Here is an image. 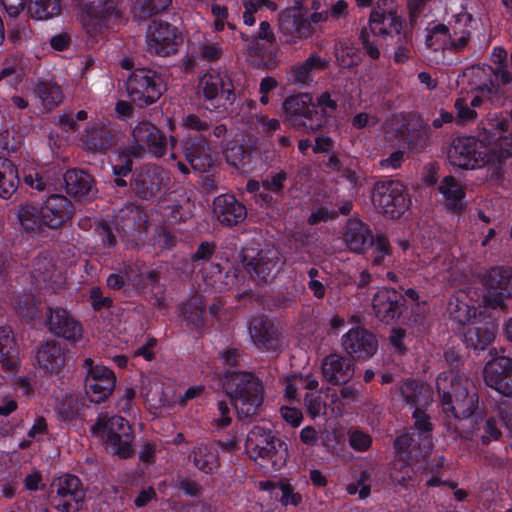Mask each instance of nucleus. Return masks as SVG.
<instances>
[{
    "label": "nucleus",
    "instance_id": "obj_1",
    "mask_svg": "<svg viewBox=\"0 0 512 512\" xmlns=\"http://www.w3.org/2000/svg\"><path fill=\"white\" fill-rule=\"evenodd\" d=\"M244 449L247 456L264 471H278L288 460L287 443L272 430L253 426L246 435Z\"/></svg>",
    "mask_w": 512,
    "mask_h": 512
},
{
    "label": "nucleus",
    "instance_id": "obj_2",
    "mask_svg": "<svg viewBox=\"0 0 512 512\" xmlns=\"http://www.w3.org/2000/svg\"><path fill=\"white\" fill-rule=\"evenodd\" d=\"M437 389L445 412L455 418L468 419L477 408L478 398L471 381L454 372L437 378Z\"/></svg>",
    "mask_w": 512,
    "mask_h": 512
},
{
    "label": "nucleus",
    "instance_id": "obj_3",
    "mask_svg": "<svg viewBox=\"0 0 512 512\" xmlns=\"http://www.w3.org/2000/svg\"><path fill=\"white\" fill-rule=\"evenodd\" d=\"M488 130L484 129V137L460 136L455 138L447 153L449 163L462 170L480 169L490 162L500 161L501 156H495V148L488 147Z\"/></svg>",
    "mask_w": 512,
    "mask_h": 512
},
{
    "label": "nucleus",
    "instance_id": "obj_4",
    "mask_svg": "<svg viewBox=\"0 0 512 512\" xmlns=\"http://www.w3.org/2000/svg\"><path fill=\"white\" fill-rule=\"evenodd\" d=\"M91 434L99 438L107 452L119 458L133 454L134 436L129 423L120 416L100 414L90 428Z\"/></svg>",
    "mask_w": 512,
    "mask_h": 512
},
{
    "label": "nucleus",
    "instance_id": "obj_5",
    "mask_svg": "<svg viewBox=\"0 0 512 512\" xmlns=\"http://www.w3.org/2000/svg\"><path fill=\"white\" fill-rule=\"evenodd\" d=\"M226 390L240 419L254 416L263 403L262 383L253 374H232L226 383Z\"/></svg>",
    "mask_w": 512,
    "mask_h": 512
},
{
    "label": "nucleus",
    "instance_id": "obj_6",
    "mask_svg": "<svg viewBox=\"0 0 512 512\" xmlns=\"http://www.w3.org/2000/svg\"><path fill=\"white\" fill-rule=\"evenodd\" d=\"M473 18L469 14H459L448 25L437 24L429 30L426 44L434 50L462 51L471 39Z\"/></svg>",
    "mask_w": 512,
    "mask_h": 512
},
{
    "label": "nucleus",
    "instance_id": "obj_7",
    "mask_svg": "<svg viewBox=\"0 0 512 512\" xmlns=\"http://www.w3.org/2000/svg\"><path fill=\"white\" fill-rule=\"evenodd\" d=\"M79 17L86 31L96 35L107 29L110 23L119 20L123 11L121 0H75Z\"/></svg>",
    "mask_w": 512,
    "mask_h": 512
},
{
    "label": "nucleus",
    "instance_id": "obj_8",
    "mask_svg": "<svg viewBox=\"0 0 512 512\" xmlns=\"http://www.w3.org/2000/svg\"><path fill=\"white\" fill-rule=\"evenodd\" d=\"M282 108L288 120L295 127L303 128L306 133H316L326 123V118L319 113L308 93L287 97Z\"/></svg>",
    "mask_w": 512,
    "mask_h": 512
},
{
    "label": "nucleus",
    "instance_id": "obj_9",
    "mask_svg": "<svg viewBox=\"0 0 512 512\" xmlns=\"http://www.w3.org/2000/svg\"><path fill=\"white\" fill-rule=\"evenodd\" d=\"M371 199L374 208L390 219L399 218L410 205L405 186L398 180L377 182Z\"/></svg>",
    "mask_w": 512,
    "mask_h": 512
},
{
    "label": "nucleus",
    "instance_id": "obj_10",
    "mask_svg": "<svg viewBox=\"0 0 512 512\" xmlns=\"http://www.w3.org/2000/svg\"><path fill=\"white\" fill-rule=\"evenodd\" d=\"M132 140L127 149L129 155L142 157L149 153L162 157L166 153L167 139L164 133L150 121H140L132 129Z\"/></svg>",
    "mask_w": 512,
    "mask_h": 512
},
{
    "label": "nucleus",
    "instance_id": "obj_11",
    "mask_svg": "<svg viewBox=\"0 0 512 512\" xmlns=\"http://www.w3.org/2000/svg\"><path fill=\"white\" fill-rule=\"evenodd\" d=\"M165 89L161 76L154 70L138 68L127 80V91L131 100L139 106L154 103Z\"/></svg>",
    "mask_w": 512,
    "mask_h": 512
},
{
    "label": "nucleus",
    "instance_id": "obj_12",
    "mask_svg": "<svg viewBox=\"0 0 512 512\" xmlns=\"http://www.w3.org/2000/svg\"><path fill=\"white\" fill-rule=\"evenodd\" d=\"M85 369V392L91 402L102 403L113 393L116 376L108 367L95 364L91 358L83 363Z\"/></svg>",
    "mask_w": 512,
    "mask_h": 512
},
{
    "label": "nucleus",
    "instance_id": "obj_13",
    "mask_svg": "<svg viewBox=\"0 0 512 512\" xmlns=\"http://www.w3.org/2000/svg\"><path fill=\"white\" fill-rule=\"evenodd\" d=\"M198 93L215 107L227 108L235 100L234 85L228 74L212 71L199 81Z\"/></svg>",
    "mask_w": 512,
    "mask_h": 512
},
{
    "label": "nucleus",
    "instance_id": "obj_14",
    "mask_svg": "<svg viewBox=\"0 0 512 512\" xmlns=\"http://www.w3.org/2000/svg\"><path fill=\"white\" fill-rule=\"evenodd\" d=\"M369 29L378 36L398 34L402 29L398 5L391 0L378 1L371 11Z\"/></svg>",
    "mask_w": 512,
    "mask_h": 512
},
{
    "label": "nucleus",
    "instance_id": "obj_15",
    "mask_svg": "<svg viewBox=\"0 0 512 512\" xmlns=\"http://www.w3.org/2000/svg\"><path fill=\"white\" fill-rule=\"evenodd\" d=\"M494 70L489 65H475L458 75L456 84L460 95L480 93L491 95L496 91L493 82Z\"/></svg>",
    "mask_w": 512,
    "mask_h": 512
},
{
    "label": "nucleus",
    "instance_id": "obj_16",
    "mask_svg": "<svg viewBox=\"0 0 512 512\" xmlns=\"http://www.w3.org/2000/svg\"><path fill=\"white\" fill-rule=\"evenodd\" d=\"M181 42V36L176 28L169 23L154 21L146 33V49L149 53L158 56H168L176 52Z\"/></svg>",
    "mask_w": 512,
    "mask_h": 512
},
{
    "label": "nucleus",
    "instance_id": "obj_17",
    "mask_svg": "<svg viewBox=\"0 0 512 512\" xmlns=\"http://www.w3.org/2000/svg\"><path fill=\"white\" fill-rule=\"evenodd\" d=\"M486 292L483 303L488 307L499 306L505 298L512 296V270L510 268L495 267L485 276Z\"/></svg>",
    "mask_w": 512,
    "mask_h": 512
},
{
    "label": "nucleus",
    "instance_id": "obj_18",
    "mask_svg": "<svg viewBox=\"0 0 512 512\" xmlns=\"http://www.w3.org/2000/svg\"><path fill=\"white\" fill-rule=\"evenodd\" d=\"M54 507L61 512H76L81 508L84 492L80 480L73 475H63L55 483Z\"/></svg>",
    "mask_w": 512,
    "mask_h": 512
},
{
    "label": "nucleus",
    "instance_id": "obj_19",
    "mask_svg": "<svg viewBox=\"0 0 512 512\" xmlns=\"http://www.w3.org/2000/svg\"><path fill=\"white\" fill-rule=\"evenodd\" d=\"M341 347L354 359H367L376 353L378 341L368 330L357 326L342 336Z\"/></svg>",
    "mask_w": 512,
    "mask_h": 512
},
{
    "label": "nucleus",
    "instance_id": "obj_20",
    "mask_svg": "<svg viewBox=\"0 0 512 512\" xmlns=\"http://www.w3.org/2000/svg\"><path fill=\"white\" fill-rule=\"evenodd\" d=\"M46 326L53 335L67 341L77 342L82 338L81 324L64 308L48 307Z\"/></svg>",
    "mask_w": 512,
    "mask_h": 512
},
{
    "label": "nucleus",
    "instance_id": "obj_21",
    "mask_svg": "<svg viewBox=\"0 0 512 512\" xmlns=\"http://www.w3.org/2000/svg\"><path fill=\"white\" fill-rule=\"evenodd\" d=\"M279 28L290 42L311 37L316 31L310 16L303 15L298 8H289L280 13Z\"/></svg>",
    "mask_w": 512,
    "mask_h": 512
},
{
    "label": "nucleus",
    "instance_id": "obj_22",
    "mask_svg": "<svg viewBox=\"0 0 512 512\" xmlns=\"http://www.w3.org/2000/svg\"><path fill=\"white\" fill-rule=\"evenodd\" d=\"M484 379L488 386L511 397L512 384H504V380H512V359L500 356L489 361L484 368Z\"/></svg>",
    "mask_w": 512,
    "mask_h": 512
},
{
    "label": "nucleus",
    "instance_id": "obj_23",
    "mask_svg": "<svg viewBox=\"0 0 512 512\" xmlns=\"http://www.w3.org/2000/svg\"><path fill=\"white\" fill-rule=\"evenodd\" d=\"M183 153L192 169L201 173L209 171L216 161L215 151L205 140L185 139Z\"/></svg>",
    "mask_w": 512,
    "mask_h": 512
},
{
    "label": "nucleus",
    "instance_id": "obj_24",
    "mask_svg": "<svg viewBox=\"0 0 512 512\" xmlns=\"http://www.w3.org/2000/svg\"><path fill=\"white\" fill-rule=\"evenodd\" d=\"M482 128L478 137L483 139L484 129L488 130V140L485 144L488 147H494L497 150L512 148V137H508L506 133L509 130V121L503 116L494 115L481 122Z\"/></svg>",
    "mask_w": 512,
    "mask_h": 512
},
{
    "label": "nucleus",
    "instance_id": "obj_25",
    "mask_svg": "<svg viewBox=\"0 0 512 512\" xmlns=\"http://www.w3.org/2000/svg\"><path fill=\"white\" fill-rule=\"evenodd\" d=\"M42 221L48 228H57L66 222L72 214L69 200L62 195H52L39 208Z\"/></svg>",
    "mask_w": 512,
    "mask_h": 512
},
{
    "label": "nucleus",
    "instance_id": "obj_26",
    "mask_svg": "<svg viewBox=\"0 0 512 512\" xmlns=\"http://www.w3.org/2000/svg\"><path fill=\"white\" fill-rule=\"evenodd\" d=\"M497 324L492 320H477L471 323L463 332L465 344L475 350H483L496 337Z\"/></svg>",
    "mask_w": 512,
    "mask_h": 512
},
{
    "label": "nucleus",
    "instance_id": "obj_27",
    "mask_svg": "<svg viewBox=\"0 0 512 512\" xmlns=\"http://www.w3.org/2000/svg\"><path fill=\"white\" fill-rule=\"evenodd\" d=\"M167 181V175L159 167L149 165L136 177V192L143 199L155 197Z\"/></svg>",
    "mask_w": 512,
    "mask_h": 512
},
{
    "label": "nucleus",
    "instance_id": "obj_28",
    "mask_svg": "<svg viewBox=\"0 0 512 512\" xmlns=\"http://www.w3.org/2000/svg\"><path fill=\"white\" fill-rule=\"evenodd\" d=\"M321 372L328 382L339 384L347 382L353 377L354 368L351 360L332 353L322 360Z\"/></svg>",
    "mask_w": 512,
    "mask_h": 512
},
{
    "label": "nucleus",
    "instance_id": "obj_29",
    "mask_svg": "<svg viewBox=\"0 0 512 512\" xmlns=\"http://www.w3.org/2000/svg\"><path fill=\"white\" fill-rule=\"evenodd\" d=\"M214 212L218 221L226 226L237 225L247 216L245 206L228 194L215 198Z\"/></svg>",
    "mask_w": 512,
    "mask_h": 512
},
{
    "label": "nucleus",
    "instance_id": "obj_30",
    "mask_svg": "<svg viewBox=\"0 0 512 512\" xmlns=\"http://www.w3.org/2000/svg\"><path fill=\"white\" fill-rule=\"evenodd\" d=\"M328 61L317 54L310 55L302 62L294 64L289 72L288 80L295 85L309 86L313 81V73L327 68Z\"/></svg>",
    "mask_w": 512,
    "mask_h": 512
},
{
    "label": "nucleus",
    "instance_id": "obj_31",
    "mask_svg": "<svg viewBox=\"0 0 512 512\" xmlns=\"http://www.w3.org/2000/svg\"><path fill=\"white\" fill-rule=\"evenodd\" d=\"M401 295L394 289L383 288L376 292L373 298V310L377 318L390 323L399 314Z\"/></svg>",
    "mask_w": 512,
    "mask_h": 512
},
{
    "label": "nucleus",
    "instance_id": "obj_32",
    "mask_svg": "<svg viewBox=\"0 0 512 512\" xmlns=\"http://www.w3.org/2000/svg\"><path fill=\"white\" fill-rule=\"evenodd\" d=\"M343 240L351 252L363 253L371 245L373 235L365 223L350 219L343 233Z\"/></svg>",
    "mask_w": 512,
    "mask_h": 512
},
{
    "label": "nucleus",
    "instance_id": "obj_33",
    "mask_svg": "<svg viewBox=\"0 0 512 512\" xmlns=\"http://www.w3.org/2000/svg\"><path fill=\"white\" fill-rule=\"evenodd\" d=\"M36 362L46 373H59L66 362L62 346L50 341L40 345L36 351Z\"/></svg>",
    "mask_w": 512,
    "mask_h": 512
},
{
    "label": "nucleus",
    "instance_id": "obj_34",
    "mask_svg": "<svg viewBox=\"0 0 512 512\" xmlns=\"http://www.w3.org/2000/svg\"><path fill=\"white\" fill-rule=\"evenodd\" d=\"M66 192L74 197L84 199L95 195L93 180L87 173L72 169L64 174Z\"/></svg>",
    "mask_w": 512,
    "mask_h": 512
},
{
    "label": "nucleus",
    "instance_id": "obj_35",
    "mask_svg": "<svg viewBox=\"0 0 512 512\" xmlns=\"http://www.w3.org/2000/svg\"><path fill=\"white\" fill-rule=\"evenodd\" d=\"M247 329L255 345L264 349L274 348L276 341L275 330L265 318H251L248 321Z\"/></svg>",
    "mask_w": 512,
    "mask_h": 512
},
{
    "label": "nucleus",
    "instance_id": "obj_36",
    "mask_svg": "<svg viewBox=\"0 0 512 512\" xmlns=\"http://www.w3.org/2000/svg\"><path fill=\"white\" fill-rule=\"evenodd\" d=\"M278 252L275 249L261 250L257 256L248 264V271L260 280H266L277 270Z\"/></svg>",
    "mask_w": 512,
    "mask_h": 512
},
{
    "label": "nucleus",
    "instance_id": "obj_37",
    "mask_svg": "<svg viewBox=\"0 0 512 512\" xmlns=\"http://www.w3.org/2000/svg\"><path fill=\"white\" fill-rule=\"evenodd\" d=\"M189 458L198 470L206 474L214 473L219 466L217 451L208 444L201 443L195 446Z\"/></svg>",
    "mask_w": 512,
    "mask_h": 512
},
{
    "label": "nucleus",
    "instance_id": "obj_38",
    "mask_svg": "<svg viewBox=\"0 0 512 512\" xmlns=\"http://www.w3.org/2000/svg\"><path fill=\"white\" fill-rule=\"evenodd\" d=\"M502 432L493 417H478L472 430L466 432L469 439L479 438L483 444L499 440Z\"/></svg>",
    "mask_w": 512,
    "mask_h": 512
},
{
    "label": "nucleus",
    "instance_id": "obj_39",
    "mask_svg": "<svg viewBox=\"0 0 512 512\" xmlns=\"http://www.w3.org/2000/svg\"><path fill=\"white\" fill-rule=\"evenodd\" d=\"M19 176L14 163L0 156V197L9 198L17 190Z\"/></svg>",
    "mask_w": 512,
    "mask_h": 512
},
{
    "label": "nucleus",
    "instance_id": "obj_40",
    "mask_svg": "<svg viewBox=\"0 0 512 512\" xmlns=\"http://www.w3.org/2000/svg\"><path fill=\"white\" fill-rule=\"evenodd\" d=\"M438 190L443 196L446 205L450 209H459L462 206V200L465 192L462 185L453 176H446L440 182Z\"/></svg>",
    "mask_w": 512,
    "mask_h": 512
},
{
    "label": "nucleus",
    "instance_id": "obj_41",
    "mask_svg": "<svg viewBox=\"0 0 512 512\" xmlns=\"http://www.w3.org/2000/svg\"><path fill=\"white\" fill-rule=\"evenodd\" d=\"M401 394L407 403L411 405H426L432 401V391L424 383L412 380L404 382L400 388Z\"/></svg>",
    "mask_w": 512,
    "mask_h": 512
},
{
    "label": "nucleus",
    "instance_id": "obj_42",
    "mask_svg": "<svg viewBox=\"0 0 512 512\" xmlns=\"http://www.w3.org/2000/svg\"><path fill=\"white\" fill-rule=\"evenodd\" d=\"M16 214L22 228L29 233H39L45 226L40 209L31 204L20 205Z\"/></svg>",
    "mask_w": 512,
    "mask_h": 512
},
{
    "label": "nucleus",
    "instance_id": "obj_43",
    "mask_svg": "<svg viewBox=\"0 0 512 512\" xmlns=\"http://www.w3.org/2000/svg\"><path fill=\"white\" fill-rule=\"evenodd\" d=\"M35 92L45 107H55L62 103L63 92L57 83L51 80H41L37 83Z\"/></svg>",
    "mask_w": 512,
    "mask_h": 512
},
{
    "label": "nucleus",
    "instance_id": "obj_44",
    "mask_svg": "<svg viewBox=\"0 0 512 512\" xmlns=\"http://www.w3.org/2000/svg\"><path fill=\"white\" fill-rule=\"evenodd\" d=\"M29 15L38 21H46L61 13L60 0H32L28 6Z\"/></svg>",
    "mask_w": 512,
    "mask_h": 512
},
{
    "label": "nucleus",
    "instance_id": "obj_45",
    "mask_svg": "<svg viewBox=\"0 0 512 512\" xmlns=\"http://www.w3.org/2000/svg\"><path fill=\"white\" fill-rule=\"evenodd\" d=\"M420 433H407L399 436L395 441V448L401 455H418L426 454L429 450H424L422 445V437Z\"/></svg>",
    "mask_w": 512,
    "mask_h": 512
},
{
    "label": "nucleus",
    "instance_id": "obj_46",
    "mask_svg": "<svg viewBox=\"0 0 512 512\" xmlns=\"http://www.w3.org/2000/svg\"><path fill=\"white\" fill-rule=\"evenodd\" d=\"M12 343L11 330L8 327L0 326V364L9 373L15 372L17 368L16 361L10 357Z\"/></svg>",
    "mask_w": 512,
    "mask_h": 512
},
{
    "label": "nucleus",
    "instance_id": "obj_47",
    "mask_svg": "<svg viewBox=\"0 0 512 512\" xmlns=\"http://www.w3.org/2000/svg\"><path fill=\"white\" fill-rule=\"evenodd\" d=\"M449 314L450 317L457 323L461 325L469 326L473 323L476 317V309L473 306H470L468 303L456 299L455 301H451L449 303Z\"/></svg>",
    "mask_w": 512,
    "mask_h": 512
},
{
    "label": "nucleus",
    "instance_id": "obj_48",
    "mask_svg": "<svg viewBox=\"0 0 512 512\" xmlns=\"http://www.w3.org/2000/svg\"><path fill=\"white\" fill-rule=\"evenodd\" d=\"M83 409V403L72 394H65L57 407V414L61 421H68L79 416Z\"/></svg>",
    "mask_w": 512,
    "mask_h": 512
},
{
    "label": "nucleus",
    "instance_id": "obj_49",
    "mask_svg": "<svg viewBox=\"0 0 512 512\" xmlns=\"http://www.w3.org/2000/svg\"><path fill=\"white\" fill-rule=\"evenodd\" d=\"M182 313L188 324L196 327L204 324V308L200 297H192L183 307Z\"/></svg>",
    "mask_w": 512,
    "mask_h": 512
},
{
    "label": "nucleus",
    "instance_id": "obj_50",
    "mask_svg": "<svg viewBox=\"0 0 512 512\" xmlns=\"http://www.w3.org/2000/svg\"><path fill=\"white\" fill-rule=\"evenodd\" d=\"M243 22L245 25L252 26L256 20L254 14L262 9L263 7L268 8L271 11L277 9V5L272 0H243Z\"/></svg>",
    "mask_w": 512,
    "mask_h": 512
},
{
    "label": "nucleus",
    "instance_id": "obj_51",
    "mask_svg": "<svg viewBox=\"0 0 512 512\" xmlns=\"http://www.w3.org/2000/svg\"><path fill=\"white\" fill-rule=\"evenodd\" d=\"M169 4L170 0H134L132 9L135 15L146 17L165 9Z\"/></svg>",
    "mask_w": 512,
    "mask_h": 512
},
{
    "label": "nucleus",
    "instance_id": "obj_52",
    "mask_svg": "<svg viewBox=\"0 0 512 512\" xmlns=\"http://www.w3.org/2000/svg\"><path fill=\"white\" fill-rule=\"evenodd\" d=\"M413 417L415 419V428L417 429L416 433L423 435L422 445L424 450H430L433 446L432 439L429 434L432 427L427 415L423 411L416 409L413 413Z\"/></svg>",
    "mask_w": 512,
    "mask_h": 512
},
{
    "label": "nucleus",
    "instance_id": "obj_53",
    "mask_svg": "<svg viewBox=\"0 0 512 512\" xmlns=\"http://www.w3.org/2000/svg\"><path fill=\"white\" fill-rule=\"evenodd\" d=\"M372 264L380 266L385 263V260L390 257V247L387 239L378 237L375 241L372 240Z\"/></svg>",
    "mask_w": 512,
    "mask_h": 512
},
{
    "label": "nucleus",
    "instance_id": "obj_54",
    "mask_svg": "<svg viewBox=\"0 0 512 512\" xmlns=\"http://www.w3.org/2000/svg\"><path fill=\"white\" fill-rule=\"evenodd\" d=\"M140 286V280L136 276H130L128 271H122L121 273L111 274L107 278V285L112 289H120L124 285Z\"/></svg>",
    "mask_w": 512,
    "mask_h": 512
},
{
    "label": "nucleus",
    "instance_id": "obj_55",
    "mask_svg": "<svg viewBox=\"0 0 512 512\" xmlns=\"http://www.w3.org/2000/svg\"><path fill=\"white\" fill-rule=\"evenodd\" d=\"M457 117L466 123L474 122L477 118V113L475 110L471 109L467 105V99L465 95H460L456 100L454 104Z\"/></svg>",
    "mask_w": 512,
    "mask_h": 512
},
{
    "label": "nucleus",
    "instance_id": "obj_56",
    "mask_svg": "<svg viewBox=\"0 0 512 512\" xmlns=\"http://www.w3.org/2000/svg\"><path fill=\"white\" fill-rule=\"evenodd\" d=\"M47 433V423L43 417H39L35 420L32 427L29 429L27 437L28 440H24L20 443L22 448L27 447L31 442L40 440Z\"/></svg>",
    "mask_w": 512,
    "mask_h": 512
},
{
    "label": "nucleus",
    "instance_id": "obj_57",
    "mask_svg": "<svg viewBox=\"0 0 512 512\" xmlns=\"http://www.w3.org/2000/svg\"><path fill=\"white\" fill-rule=\"evenodd\" d=\"M331 22H340L349 16V5L345 0H336L327 8Z\"/></svg>",
    "mask_w": 512,
    "mask_h": 512
},
{
    "label": "nucleus",
    "instance_id": "obj_58",
    "mask_svg": "<svg viewBox=\"0 0 512 512\" xmlns=\"http://www.w3.org/2000/svg\"><path fill=\"white\" fill-rule=\"evenodd\" d=\"M338 213L327 207H319L313 210L308 218V223L310 225H316L321 222H328L337 217Z\"/></svg>",
    "mask_w": 512,
    "mask_h": 512
},
{
    "label": "nucleus",
    "instance_id": "obj_59",
    "mask_svg": "<svg viewBox=\"0 0 512 512\" xmlns=\"http://www.w3.org/2000/svg\"><path fill=\"white\" fill-rule=\"evenodd\" d=\"M230 409L226 401H219L217 404V416L212 420V424L218 428L226 427L230 424Z\"/></svg>",
    "mask_w": 512,
    "mask_h": 512
},
{
    "label": "nucleus",
    "instance_id": "obj_60",
    "mask_svg": "<svg viewBox=\"0 0 512 512\" xmlns=\"http://www.w3.org/2000/svg\"><path fill=\"white\" fill-rule=\"evenodd\" d=\"M281 498L280 501L283 505H298L302 501L301 495L295 491V489L290 484H281Z\"/></svg>",
    "mask_w": 512,
    "mask_h": 512
},
{
    "label": "nucleus",
    "instance_id": "obj_61",
    "mask_svg": "<svg viewBox=\"0 0 512 512\" xmlns=\"http://www.w3.org/2000/svg\"><path fill=\"white\" fill-rule=\"evenodd\" d=\"M280 414L284 421L292 427H298L303 419L302 412L295 407L283 405L280 408Z\"/></svg>",
    "mask_w": 512,
    "mask_h": 512
},
{
    "label": "nucleus",
    "instance_id": "obj_62",
    "mask_svg": "<svg viewBox=\"0 0 512 512\" xmlns=\"http://www.w3.org/2000/svg\"><path fill=\"white\" fill-rule=\"evenodd\" d=\"M198 53L204 59L214 61L221 56V47L217 43L205 41L199 45Z\"/></svg>",
    "mask_w": 512,
    "mask_h": 512
},
{
    "label": "nucleus",
    "instance_id": "obj_63",
    "mask_svg": "<svg viewBox=\"0 0 512 512\" xmlns=\"http://www.w3.org/2000/svg\"><path fill=\"white\" fill-rule=\"evenodd\" d=\"M404 161V152L401 150L393 151L388 157L382 159L379 164L383 169L396 170L401 167Z\"/></svg>",
    "mask_w": 512,
    "mask_h": 512
},
{
    "label": "nucleus",
    "instance_id": "obj_64",
    "mask_svg": "<svg viewBox=\"0 0 512 512\" xmlns=\"http://www.w3.org/2000/svg\"><path fill=\"white\" fill-rule=\"evenodd\" d=\"M305 401L307 410L311 416L316 417L325 413V404L319 397L308 394Z\"/></svg>",
    "mask_w": 512,
    "mask_h": 512
}]
</instances>
